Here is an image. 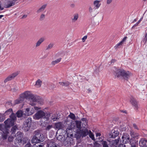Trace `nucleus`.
Returning a JSON list of instances; mask_svg holds the SVG:
<instances>
[{
    "label": "nucleus",
    "mask_w": 147,
    "mask_h": 147,
    "mask_svg": "<svg viewBox=\"0 0 147 147\" xmlns=\"http://www.w3.org/2000/svg\"><path fill=\"white\" fill-rule=\"evenodd\" d=\"M10 118L6 120L4 122L5 126L7 127H9L14 125V122L16 120V116L15 114L10 115Z\"/></svg>",
    "instance_id": "obj_4"
},
{
    "label": "nucleus",
    "mask_w": 147,
    "mask_h": 147,
    "mask_svg": "<svg viewBox=\"0 0 147 147\" xmlns=\"http://www.w3.org/2000/svg\"><path fill=\"white\" fill-rule=\"evenodd\" d=\"M44 145L43 143H40V144H36L33 146V147H42Z\"/></svg>",
    "instance_id": "obj_47"
},
{
    "label": "nucleus",
    "mask_w": 147,
    "mask_h": 147,
    "mask_svg": "<svg viewBox=\"0 0 147 147\" xmlns=\"http://www.w3.org/2000/svg\"><path fill=\"white\" fill-rule=\"evenodd\" d=\"M144 39L146 40L147 39V33H146L145 35V36L144 37Z\"/></svg>",
    "instance_id": "obj_62"
},
{
    "label": "nucleus",
    "mask_w": 147,
    "mask_h": 147,
    "mask_svg": "<svg viewBox=\"0 0 147 147\" xmlns=\"http://www.w3.org/2000/svg\"><path fill=\"white\" fill-rule=\"evenodd\" d=\"M69 117L71 118L72 119L74 120H75L76 119V116L74 114L71 113H70V114L69 115Z\"/></svg>",
    "instance_id": "obj_43"
},
{
    "label": "nucleus",
    "mask_w": 147,
    "mask_h": 147,
    "mask_svg": "<svg viewBox=\"0 0 147 147\" xmlns=\"http://www.w3.org/2000/svg\"><path fill=\"white\" fill-rule=\"evenodd\" d=\"M54 44L53 43H50L47 47L46 49L48 50L52 48L54 46Z\"/></svg>",
    "instance_id": "obj_45"
},
{
    "label": "nucleus",
    "mask_w": 147,
    "mask_h": 147,
    "mask_svg": "<svg viewBox=\"0 0 147 147\" xmlns=\"http://www.w3.org/2000/svg\"><path fill=\"white\" fill-rule=\"evenodd\" d=\"M31 119L28 118L24 123L23 128L26 131H28L31 125Z\"/></svg>",
    "instance_id": "obj_8"
},
{
    "label": "nucleus",
    "mask_w": 147,
    "mask_h": 147,
    "mask_svg": "<svg viewBox=\"0 0 147 147\" xmlns=\"http://www.w3.org/2000/svg\"><path fill=\"white\" fill-rule=\"evenodd\" d=\"M24 147H32V146L31 145L30 143H28Z\"/></svg>",
    "instance_id": "obj_53"
},
{
    "label": "nucleus",
    "mask_w": 147,
    "mask_h": 147,
    "mask_svg": "<svg viewBox=\"0 0 147 147\" xmlns=\"http://www.w3.org/2000/svg\"><path fill=\"white\" fill-rule=\"evenodd\" d=\"M41 108L40 107H34L31 108H30V113H29V114H32L34 113L35 110H38L40 109Z\"/></svg>",
    "instance_id": "obj_23"
},
{
    "label": "nucleus",
    "mask_w": 147,
    "mask_h": 147,
    "mask_svg": "<svg viewBox=\"0 0 147 147\" xmlns=\"http://www.w3.org/2000/svg\"><path fill=\"white\" fill-rule=\"evenodd\" d=\"M23 114L24 112H23L21 110L18 111L16 113L17 117H21Z\"/></svg>",
    "instance_id": "obj_35"
},
{
    "label": "nucleus",
    "mask_w": 147,
    "mask_h": 147,
    "mask_svg": "<svg viewBox=\"0 0 147 147\" xmlns=\"http://www.w3.org/2000/svg\"><path fill=\"white\" fill-rule=\"evenodd\" d=\"M95 8H93L91 7H90L89 8V11L91 14H93L96 11Z\"/></svg>",
    "instance_id": "obj_38"
},
{
    "label": "nucleus",
    "mask_w": 147,
    "mask_h": 147,
    "mask_svg": "<svg viewBox=\"0 0 147 147\" xmlns=\"http://www.w3.org/2000/svg\"><path fill=\"white\" fill-rule=\"evenodd\" d=\"M127 38L126 36H125L122 39L121 41L119 42V43L117 44L115 47V49H117L118 48H119L120 46L122 45L123 42L126 40Z\"/></svg>",
    "instance_id": "obj_19"
},
{
    "label": "nucleus",
    "mask_w": 147,
    "mask_h": 147,
    "mask_svg": "<svg viewBox=\"0 0 147 147\" xmlns=\"http://www.w3.org/2000/svg\"><path fill=\"white\" fill-rule=\"evenodd\" d=\"M20 95L21 96V97H22L24 100L25 98H29L31 97L33 95V94L31 93L30 91H26L21 94Z\"/></svg>",
    "instance_id": "obj_12"
},
{
    "label": "nucleus",
    "mask_w": 147,
    "mask_h": 147,
    "mask_svg": "<svg viewBox=\"0 0 147 147\" xmlns=\"http://www.w3.org/2000/svg\"><path fill=\"white\" fill-rule=\"evenodd\" d=\"M18 129V127L16 125L13 126L11 129V132L12 134H14L16 129Z\"/></svg>",
    "instance_id": "obj_42"
},
{
    "label": "nucleus",
    "mask_w": 147,
    "mask_h": 147,
    "mask_svg": "<svg viewBox=\"0 0 147 147\" xmlns=\"http://www.w3.org/2000/svg\"><path fill=\"white\" fill-rule=\"evenodd\" d=\"M94 146L98 147L99 146V144L96 142H95L94 144Z\"/></svg>",
    "instance_id": "obj_56"
},
{
    "label": "nucleus",
    "mask_w": 147,
    "mask_h": 147,
    "mask_svg": "<svg viewBox=\"0 0 147 147\" xmlns=\"http://www.w3.org/2000/svg\"><path fill=\"white\" fill-rule=\"evenodd\" d=\"M63 124L61 122H58L55 124V129L59 130L63 129Z\"/></svg>",
    "instance_id": "obj_16"
},
{
    "label": "nucleus",
    "mask_w": 147,
    "mask_h": 147,
    "mask_svg": "<svg viewBox=\"0 0 147 147\" xmlns=\"http://www.w3.org/2000/svg\"><path fill=\"white\" fill-rule=\"evenodd\" d=\"M4 115L3 114H0V122H2L5 119Z\"/></svg>",
    "instance_id": "obj_46"
},
{
    "label": "nucleus",
    "mask_w": 147,
    "mask_h": 147,
    "mask_svg": "<svg viewBox=\"0 0 147 147\" xmlns=\"http://www.w3.org/2000/svg\"><path fill=\"white\" fill-rule=\"evenodd\" d=\"M75 122L77 127L78 129H81L82 128L81 126V123H82L81 121L77 120L75 121Z\"/></svg>",
    "instance_id": "obj_31"
},
{
    "label": "nucleus",
    "mask_w": 147,
    "mask_h": 147,
    "mask_svg": "<svg viewBox=\"0 0 147 147\" xmlns=\"http://www.w3.org/2000/svg\"><path fill=\"white\" fill-rule=\"evenodd\" d=\"M47 5V4H45L42 5L40 8L37 11V13H40L43 11L46 7Z\"/></svg>",
    "instance_id": "obj_20"
},
{
    "label": "nucleus",
    "mask_w": 147,
    "mask_h": 147,
    "mask_svg": "<svg viewBox=\"0 0 147 147\" xmlns=\"http://www.w3.org/2000/svg\"><path fill=\"white\" fill-rule=\"evenodd\" d=\"M71 7H75V5L73 4H71Z\"/></svg>",
    "instance_id": "obj_64"
},
{
    "label": "nucleus",
    "mask_w": 147,
    "mask_h": 147,
    "mask_svg": "<svg viewBox=\"0 0 147 147\" xmlns=\"http://www.w3.org/2000/svg\"><path fill=\"white\" fill-rule=\"evenodd\" d=\"M13 114H14L13 113L12 109H10L6 111L3 115H4L9 114H11V115H12Z\"/></svg>",
    "instance_id": "obj_32"
},
{
    "label": "nucleus",
    "mask_w": 147,
    "mask_h": 147,
    "mask_svg": "<svg viewBox=\"0 0 147 147\" xmlns=\"http://www.w3.org/2000/svg\"><path fill=\"white\" fill-rule=\"evenodd\" d=\"M100 1L99 0H96L94 1L93 4L95 7L96 9H98L100 6L101 4L100 3Z\"/></svg>",
    "instance_id": "obj_25"
},
{
    "label": "nucleus",
    "mask_w": 147,
    "mask_h": 147,
    "mask_svg": "<svg viewBox=\"0 0 147 147\" xmlns=\"http://www.w3.org/2000/svg\"><path fill=\"white\" fill-rule=\"evenodd\" d=\"M113 0H107L106 3L107 4L109 5L111 4Z\"/></svg>",
    "instance_id": "obj_52"
},
{
    "label": "nucleus",
    "mask_w": 147,
    "mask_h": 147,
    "mask_svg": "<svg viewBox=\"0 0 147 147\" xmlns=\"http://www.w3.org/2000/svg\"><path fill=\"white\" fill-rule=\"evenodd\" d=\"M131 140V141L129 143L131 146V147H136L138 144V141L135 139L134 140Z\"/></svg>",
    "instance_id": "obj_24"
},
{
    "label": "nucleus",
    "mask_w": 147,
    "mask_h": 147,
    "mask_svg": "<svg viewBox=\"0 0 147 147\" xmlns=\"http://www.w3.org/2000/svg\"><path fill=\"white\" fill-rule=\"evenodd\" d=\"M45 40V39L44 38H40L37 42L36 44V47H37L39 46L40 44Z\"/></svg>",
    "instance_id": "obj_28"
},
{
    "label": "nucleus",
    "mask_w": 147,
    "mask_h": 147,
    "mask_svg": "<svg viewBox=\"0 0 147 147\" xmlns=\"http://www.w3.org/2000/svg\"><path fill=\"white\" fill-rule=\"evenodd\" d=\"M73 139L71 138L67 137L64 140L63 144L66 146H68L69 145H72L74 143Z\"/></svg>",
    "instance_id": "obj_11"
},
{
    "label": "nucleus",
    "mask_w": 147,
    "mask_h": 147,
    "mask_svg": "<svg viewBox=\"0 0 147 147\" xmlns=\"http://www.w3.org/2000/svg\"><path fill=\"white\" fill-rule=\"evenodd\" d=\"M81 123H82V125L84 124V125L86 126L87 125V123L86 122V119L85 118H83L81 119Z\"/></svg>",
    "instance_id": "obj_40"
},
{
    "label": "nucleus",
    "mask_w": 147,
    "mask_h": 147,
    "mask_svg": "<svg viewBox=\"0 0 147 147\" xmlns=\"http://www.w3.org/2000/svg\"><path fill=\"white\" fill-rule=\"evenodd\" d=\"M57 119H58L57 117L55 118H54L52 119L53 120V121H57Z\"/></svg>",
    "instance_id": "obj_61"
},
{
    "label": "nucleus",
    "mask_w": 147,
    "mask_h": 147,
    "mask_svg": "<svg viewBox=\"0 0 147 147\" xmlns=\"http://www.w3.org/2000/svg\"><path fill=\"white\" fill-rule=\"evenodd\" d=\"M115 61V59H112L111 61V63H114Z\"/></svg>",
    "instance_id": "obj_60"
},
{
    "label": "nucleus",
    "mask_w": 147,
    "mask_h": 147,
    "mask_svg": "<svg viewBox=\"0 0 147 147\" xmlns=\"http://www.w3.org/2000/svg\"><path fill=\"white\" fill-rule=\"evenodd\" d=\"M24 100L23 98L20 95V97L14 101V104H19L22 102Z\"/></svg>",
    "instance_id": "obj_21"
},
{
    "label": "nucleus",
    "mask_w": 147,
    "mask_h": 147,
    "mask_svg": "<svg viewBox=\"0 0 147 147\" xmlns=\"http://www.w3.org/2000/svg\"><path fill=\"white\" fill-rule=\"evenodd\" d=\"M29 104L32 106L36 105L37 102H38L40 104H42L43 103V102L41 101V100L39 99L37 96L34 94L29 98Z\"/></svg>",
    "instance_id": "obj_5"
},
{
    "label": "nucleus",
    "mask_w": 147,
    "mask_h": 147,
    "mask_svg": "<svg viewBox=\"0 0 147 147\" xmlns=\"http://www.w3.org/2000/svg\"><path fill=\"white\" fill-rule=\"evenodd\" d=\"M143 19V17L141 18L132 27V28L134 27H135L136 26H138L139 24L140 23V22L142 21Z\"/></svg>",
    "instance_id": "obj_44"
},
{
    "label": "nucleus",
    "mask_w": 147,
    "mask_h": 147,
    "mask_svg": "<svg viewBox=\"0 0 147 147\" xmlns=\"http://www.w3.org/2000/svg\"><path fill=\"white\" fill-rule=\"evenodd\" d=\"M76 123L75 121H73L71 123V125L70 127L69 128V129H74L75 128L76 126Z\"/></svg>",
    "instance_id": "obj_39"
},
{
    "label": "nucleus",
    "mask_w": 147,
    "mask_h": 147,
    "mask_svg": "<svg viewBox=\"0 0 147 147\" xmlns=\"http://www.w3.org/2000/svg\"><path fill=\"white\" fill-rule=\"evenodd\" d=\"M30 113V109L29 108L26 109V110L24 111V114L25 115H30L32 114H29V113Z\"/></svg>",
    "instance_id": "obj_34"
},
{
    "label": "nucleus",
    "mask_w": 147,
    "mask_h": 147,
    "mask_svg": "<svg viewBox=\"0 0 147 147\" xmlns=\"http://www.w3.org/2000/svg\"><path fill=\"white\" fill-rule=\"evenodd\" d=\"M11 102H8L6 103V105H11Z\"/></svg>",
    "instance_id": "obj_59"
},
{
    "label": "nucleus",
    "mask_w": 147,
    "mask_h": 147,
    "mask_svg": "<svg viewBox=\"0 0 147 147\" xmlns=\"http://www.w3.org/2000/svg\"><path fill=\"white\" fill-rule=\"evenodd\" d=\"M87 36L86 35L84 36V37L82 38V40L83 42H84L86 40L87 38Z\"/></svg>",
    "instance_id": "obj_50"
},
{
    "label": "nucleus",
    "mask_w": 147,
    "mask_h": 147,
    "mask_svg": "<svg viewBox=\"0 0 147 147\" xmlns=\"http://www.w3.org/2000/svg\"><path fill=\"white\" fill-rule=\"evenodd\" d=\"M4 8L2 6L1 2H0V11L3 10Z\"/></svg>",
    "instance_id": "obj_54"
},
{
    "label": "nucleus",
    "mask_w": 147,
    "mask_h": 147,
    "mask_svg": "<svg viewBox=\"0 0 147 147\" xmlns=\"http://www.w3.org/2000/svg\"><path fill=\"white\" fill-rule=\"evenodd\" d=\"M130 101L132 105L134 106L135 108L136 109H138V103L136 100L134 98H131L130 99Z\"/></svg>",
    "instance_id": "obj_17"
},
{
    "label": "nucleus",
    "mask_w": 147,
    "mask_h": 147,
    "mask_svg": "<svg viewBox=\"0 0 147 147\" xmlns=\"http://www.w3.org/2000/svg\"><path fill=\"white\" fill-rule=\"evenodd\" d=\"M89 136L93 140L95 141V139L94 137V135L92 132L90 130L89 131Z\"/></svg>",
    "instance_id": "obj_36"
},
{
    "label": "nucleus",
    "mask_w": 147,
    "mask_h": 147,
    "mask_svg": "<svg viewBox=\"0 0 147 147\" xmlns=\"http://www.w3.org/2000/svg\"><path fill=\"white\" fill-rule=\"evenodd\" d=\"M133 126L135 129H138V127L137 125L136 124H133Z\"/></svg>",
    "instance_id": "obj_55"
},
{
    "label": "nucleus",
    "mask_w": 147,
    "mask_h": 147,
    "mask_svg": "<svg viewBox=\"0 0 147 147\" xmlns=\"http://www.w3.org/2000/svg\"><path fill=\"white\" fill-rule=\"evenodd\" d=\"M87 91H88V92H87L88 93H90V92H91V90L89 89H88V90H87Z\"/></svg>",
    "instance_id": "obj_63"
},
{
    "label": "nucleus",
    "mask_w": 147,
    "mask_h": 147,
    "mask_svg": "<svg viewBox=\"0 0 147 147\" xmlns=\"http://www.w3.org/2000/svg\"><path fill=\"white\" fill-rule=\"evenodd\" d=\"M121 140L123 143L124 144H127L129 143L131 140H134L135 139L131 138L130 139L129 135L126 133H124L123 134Z\"/></svg>",
    "instance_id": "obj_7"
},
{
    "label": "nucleus",
    "mask_w": 147,
    "mask_h": 147,
    "mask_svg": "<svg viewBox=\"0 0 147 147\" xmlns=\"http://www.w3.org/2000/svg\"><path fill=\"white\" fill-rule=\"evenodd\" d=\"M14 5L15 3L13 1H11L9 2L7 4L5 3L4 6L5 8H8Z\"/></svg>",
    "instance_id": "obj_26"
},
{
    "label": "nucleus",
    "mask_w": 147,
    "mask_h": 147,
    "mask_svg": "<svg viewBox=\"0 0 147 147\" xmlns=\"http://www.w3.org/2000/svg\"><path fill=\"white\" fill-rule=\"evenodd\" d=\"M53 127V126L52 125H48L46 128V130H49L50 129H51Z\"/></svg>",
    "instance_id": "obj_48"
},
{
    "label": "nucleus",
    "mask_w": 147,
    "mask_h": 147,
    "mask_svg": "<svg viewBox=\"0 0 147 147\" xmlns=\"http://www.w3.org/2000/svg\"><path fill=\"white\" fill-rule=\"evenodd\" d=\"M59 83L60 85L64 86H67L70 84V83L68 81H64L61 82H59Z\"/></svg>",
    "instance_id": "obj_29"
},
{
    "label": "nucleus",
    "mask_w": 147,
    "mask_h": 147,
    "mask_svg": "<svg viewBox=\"0 0 147 147\" xmlns=\"http://www.w3.org/2000/svg\"><path fill=\"white\" fill-rule=\"evenodd\" d=\"M130 135L131 136L134 138L138 139L139 135L138 134L134 132L131 131L130 132Z\"/></svg>",
    "instance_id": "obj_30"
},
{
    "label": "nucleus",
    "mask_w": 147,
    "mask_h": 147,
    "mask_svg": "<svg viewBox=\"0 0 147 147\" xmlns=\"http://www.w3.org/2000/svg\"><path fill=\"white\" fill-rule=\"evenodd\" d=\"M42 81L40 79H38L36 82L35 86L37 88L40 87L41 85Z\"/></svg>",
    "instance_id": "obj_33"
},
{
    "label": "nucleus",
    "mask_w": 147,
    "mask_h": 147,
    "mask_svg": "<svg viewBox=\"0 0 147 147\" xmlns=\"http://www.w3.org/2000/svg\"><path fill=\"white\" fill-rule=\"evenodd\" d=\"M82 125L83 128L81 129H78L76 131V133L80 135L82 137H85L88 135L89 133V131L85 127Z\"/></svg>",
    "instance_id": "obj_6"
},
{
    "label": "nucleus",
    "mask_w": 147,
    "mask_h": 147,
    "mask_svg": "<svg viewBox=\"0 0 147 147\" xmlns=\"http://www.w3.org/2000/svg\"><path fill=\"white\" fill-rule=\"evenodd\" d=\"M120 140V138H118L117 139H115L114 140H112L110 142V146L112 147H117L119 142Z\"/></svg>",
    "instance_id": "obj_14"
},
{
    "label": "nucleus",
    "mask_w": 147,
    "mask_h": 147,
    "mask_svg": "<svg viewBox=\"0 0 147 147\" xmlns=\"http://www.w3.org/2000/svg\"><path fill=\"white\" fill-rule=\"evenodd\" d=\"M114 75L115 77L119 78L122 77L123 79L127 80L130 77L131 73L128 71H125L122 69H116L114 73Z\"/></svg>",
    "instance_id": "obj_1"
},
{
    "label": "nucleus",
    "mask_w": 147,
    "mask_h": 147,
    "mask_svg": "<svg viewBox=\"0 0 147 147\" xmlns=\"http://www.w3.org/2000/svg\"><path fill=\"white\" fill-rule=\"evenodd\" d=\"M47 145L48 147H59L56 143L52 141H50L48 142Z\"/></svg>",
    "instance_id": "obj_22"
},
{
    "label": "nucleus",
    "mask_w": 147,
    "mask_h": 147,
    "mask_svg": "<svg viewBox=\"0 0 147 147\" xmlns=\"http://www.w3.org/2000/svg\"><path fill=\"white\" fill-rule=\"evenodd\" d=\"M49 114H46L43 111L39 110L33 116V118L36 120H38L43 118L46 121H48L49 120Z\"/></svg>",
    "instance_id": "obj_3"
},
{
    "label": "nucleus",
    "mask_w": 147,
    "mask_h": 147,
    "mask_svg": "<svg viewBox=\"0 0 147 147\" xmlns=\"http://www.w3.org/2000/svg\"><path fill=\"white\" fill-rule=\"evenodd\" d=\"M13 137L9 136L8 138V140L9 142H11L13 140Z\"/></svg>",
    "instance_id": "obj_51"
},
{
    "label": "nucleus",
    "mask_w": 147,
    "mask_h": 147,
    "mask_svg": "<svg viewBox=\"0 0 147 147\" xmlns=\"http://www.w3.org/2000/svg\"><path fill=\"white\" fill-rule=\"evenodd\" d=\"M61 58H59L58 59H56L54 61H53L51 63L52 65H54L59 63L61 61Z\"/></svg>",
    "instance_id": "obj_37"
},
{
    "label": "nucleus",
    "mask_w": 147,
    "mask_h": 147,
    "mask_svg": "<svg viewBox=\"0 0 147 147\" xmlns=\"http://www.w3.org/2000/svg\"><path fill=\"white\" fill-rule=\"evenodd\" d=\"M45 18V15L44 14H41L40 18V20L41 21L42 20Z\"/></svg>",
    "instance_id": "obj_49"
},
{
    "label": "nucleus",
    "mask_w": 147,
    "mask_h": 147,
    "mask_svg": "<svg viewBox=\"0 0 147 147\" xmlns=\"http://www.w3.org/2000/svg\"><path fill=\"white\" fill-rule=\"evenodd\" d=\"M101 144L103 147H109L108 144L107 142L103 140L101 141Z\"/></svg>",
    "instance_id": "obj_41"
},
{
    "label": "nucleus",
    "mask_w": 147,
    "mask_h": 147,
    "mask_svg": "<svg viewBox=\"0 0 147 147\" xmlns=\"http://www.w3.org/2000/svg\"><path fill=\"white\" fill-rule=\"evenodd\" d=\"M139 145L141 147H147V140L142 138L139 142Z\"/></svg>",
    "instance_id": "obj_15"
},
{
    "label": "nucleus",
    "mask_w": 147,
    "mask_h": 147,
    "mask_svg": "<svg viewBox=\"0 0 147 147\" xmlns=\"http://www.w3.org/2000/svg\"><path fill=\"white\" fill-rule=\"evenodd\" d=\"M118 147H126L125 145L123 144H120Z\"/></svg>",
    "instance_id": "obj_57"
},
{
    "label": "nucleus",
    "mask_w": 147,
    "mask_h": 147,
    "mask_svg": "<svg viewBox=\"0 0 147 147\" xmlns=\"http://www.w3.org/2000/svg\"><path fill=\"white\" fill-rule=\"evenodd\" d=\"M44 137L42 134H41L39 131H35L34 133V136L31 140L32 144L38 143L44 141Z\"/></svg>",
    "instance_id": "obj_2"
},
{
    "label": "nucleus",
    "mask_w": 147,
    "mask_h": 147,
    "mask_svg": "<svg viewBox=\"0 0 147 147\" xmlns=\"http://www.w3.org/2000/svg\"><path fill=\"white\" fill-rule=\"evenodd\" d=\"M119 134V132L118 131L115 130H113L112 131L111 134H110L111 138H115Z\"/></svg>",
    "instance_id": "obj_18"
},
{
    "label": "nucleus",
    "mask_w": 147,
    "mask_h": 147,
    "mask_svg": "<svg viewBox=\"0 0 147 147\" xmlns=\"http://www.w3.org/2000/svg\"><path fill=\"white\" fill-rule=\"evenodd\" d=\"M17 135L16 138V142H18V143H20L22 141L23 137V135L22 133L20 132H18L17 134H16Z\"/></svg>",
    "instance_id": "obj_13"
},
{
    "label": "nucleus",
    "mask_w": 147,
    "mask_h": 147,
    "mask_svg": "<svg viewBox=\"0 0 147 147\" xmlns=\"http://www.w3.org/2000/svg\"><path fill=\"white\" fill-rule=\"evenodd\" d=\"M19 71H17L9 75L5 80L4 82L5 83L14 79L15 77L19 74Z\"/></svg>",
    "instance_id": "obj_10"
},
{
    "label": "nucleus",
    "mask_w": 147,
    "mask_h": 147,
    "mask_svg": "<svg viewBox=\"0 0 147 147\" xmlns=\"http://www.w3.org/2000/svg\"><path fill=\"white\" fill-rule=\"evenodd\" d=\"M9 134V130L7 127H5V128L2 131V132L0 134V138L3 140L6 139Z\"/></svg>",
    "instance_id": "obj_9"
},
{
    "label": "nucleus",
    "mask_w": 147,
    "mask_h": 147,
    "mask_svg": "<svg viewBox=\"0 0 147 147\" xmlns=\"http://www.w3.org/2000/svg\"><path fill=\"white\" fill-rule=\"evenodd\" d=\"M78 18L79 15L78 13H76L74 14L71 18L72 22H75L78 20Z\"/></svg>",
    "instance_id": "obj_27"
},
{
    "label": "nucleus",
    "mask_w": 147,
    "mask_h": 147,
    "mask_svg": "<svg viewBox=\"0 0 147 147\" xmlns=\"http://www.w3.org/2000/svg\"><path fill=\"white\" fill-rule=\"evenodd\" d=\"M101 135V134L100 133H97L96 134V136L97 137L99 136L100 137Z\"/></svg>",
    "instance_id": "obj_58"
}]
</instances>
